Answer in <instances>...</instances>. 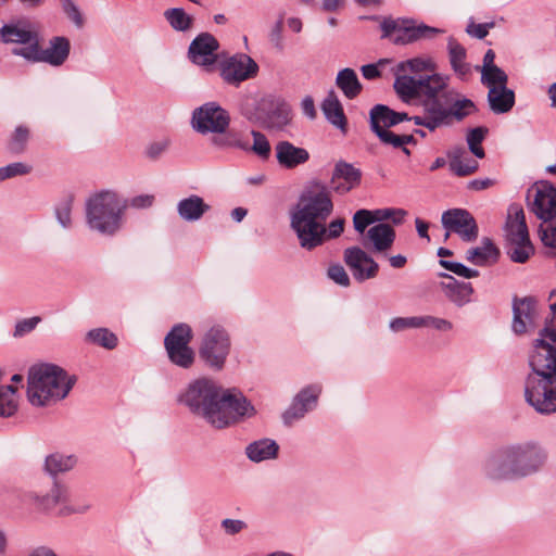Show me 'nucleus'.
Masks as SVG:
<instances>
[{
	"instance_id": "obj_63",
	"label": "nucleus",
	"mask_w": 556,
	"mask_h": 556,
	"mask_svg": "<svg viewBox=\"0 0 556 556\" xmlns=\"http://www.w3.org/2000/svg\"><path fill=\"white\" fill-rule=\"evenodd\" d=\"M244 523L241 520L225 519L223 527L228 533H238L243 529Z\"/></svg>"
},
{
	"instance_id": "obj_33",
	"label": "nucleus",
	"mask_w": 556,
	"mask_h": 556,
	"mask_svg": "<svg viewBox=\"0 0 556 556\" xmlns=\"http://www.w3.org/2000/svg\"><path fill=\"white\" fill-rule=\"evenodd\" d=\"M321 110L329 123L339 128L343 134L346 132V117L338 97L330 92L321 104Z\"/></svg>"
},
{
	"instance_id": "obj_42",
	"label": "nucleus",
	"mask_w": 556,
	"mask_h": 556,
	"mask_svg": "<svg viewBox=\"0 0 556 556\" xmlns=\"http://www.w3.org/2000/svg\"><path fill=\"white\" fill-rule=\"evenodd\" d=\"M451 64L456 73L460 76H466L469 73V66L465 63L466 51L456 41L448 42Z\"/></svg>"
},
{
	"instance_id": "obj_51",
	"label": "nucleus",
	"mask_w": 556,
	"mask_h": 556,
	"mask_svg": "<svg viewBox=\"0 0 556 556\" xmlns=\"http://www.w3.org/2000/svg\"><path fill=\"white\" fill-rule=\"evenodd\" d=\"M440 264L447 270L464 277V278H473L479 275L478 270L468 268L464 264L455 263V262H447V261H440Z\"/></svg>"
},
{
	"instance_id": "obj_11",
	"label": "nucleus",
	"mask_w": 556,
	"mask_h": 556,
	"mask_svg": "<svg viewBox=\"0 0 556 556\" xmlns=\"http://www.w3.org/2000/svg\"><path fill=\"white\" fill-rule=\"evenodd\" d=\"M220 392L222 388L214 381L201 378L189 384L185 393L180 396V401L187 405L191 412L201 415L210 422V415L215 410Z\"/></svg>"
},
{
	"instance_id": "obj_18",
	"label": "nucleus",
	"mask_w": 556,
	"mask_h": 556,
	"mask_svg": "<svg viewBox=\"0 0 556 556\" xmlns=\"http://www.w3.org/2000/svg\"><path fill=\"white\" fill-rule=\"evenodd\" d=\"M421 105L424 114L412 117L416 125L425 126L429 130H434L438 127L450 123V93H442L440 97L422 99Z\"/></svg>"
},
{
	"instance_id": "obj_31",
	"label": "nucleus",
	"mask_w": 556,
	"mask_h": 556,
	"mask_svg": "<svg viewBox=\"0 0 556 556\" xmlns=\"http://www.w3.org/2000/svg\"><path fill=\"white\" fill-rule=\"evenodd\" d=\"M365 239L375 251L383 252L392 247L395 240V231L390 225L380 223L367 230Z\"/></svg>"
},
{
	"instance_id": "obj_38",
	"label": "nucleus",
	"mask_w": 556,
	"mask_h": 556,
	"mask_svg": "<svg viewBox=\"0 0 556 556\" xmlns=\"http://www.w3.org/2000/svg\"><path fill=\"white\" fill-rule=\"evenodd\" d=\"M337 85L345 97L353 99L362 90L356 73L351 68H344L337 76Z\"/></svg>"
},
{
	"instance_id": "obj_26",
	"label": "nucleus",
	"mask_w": 556,
	"mask_h": 556,
	"mask_svg": "<svg viewBox=\"0 0 556 556\" xmlns=\"http://www.w3.org/2000/svg\"><path fill=\"white\" fill-rule=\"evenodd\" d=\"M277 163L285 169H293L305 164L309 160V152L301 147L282 140L275 146Z\"/></svg>"
},
{
	"instance_id": "obj_16",
	"label": "nucleus",
	"mask_w": 556,
	"mask_h": 556,
	"mask_svg": "<svg viewBox=\"0 0 556 556\" xmlns=\"http://www.w3.org/2000/svg\"><path fill=\"white\" fill-rule=\"evenodd\" d=\"M0 40L4 43H14L12 49L14 55L24 58L27 61L37 55L38 34L28 26L9 24L0 28Z\"/></svg>"
},
{
	"instance_id": "obj_6",
	"label": "nucleus",
	"mask_w": 556,
	"mask_h": 556,
	"mask_svg": "<svg viewBox=\"0 0 556 556\" xmlns=\"http://www.w3.org/2000/svg\"><path fill=\"white\" fill-rule=\"evenodd\" d=\"M530 206L538 218L555 220V225L541 227L542 242L556 247V187L546 180L535 182L529 191Z\"/></svg>"
},
{
	"instance_id": "obj_50",
	"label": "nucleus",
	"mask_w": 556,
	"mask_h": 556,
	"mask_svg": "<svg viewBox=\"0 0 556 556\" xmlns=\"http://www.w3.org/2000/svg\"><path fill=\"white\" fill-rule=\"evenodd\" d=\"M422 324V317H396L390 321V328L399 332L408 328H421Z\"/></svg>"
},
{
	"instance_id": "obj_29",
	"label": "nucleus",
	"mask_w": 556,
	"mask_h": 556,
	"mask_svg": "<svg viewBox=\"0 0 556 556\" xmlns=\"http://www.w3.org/2000/svg\"><path fill=\"white\" fill-rule=\"evenodd\" d=\"M253 144L249 146L247 141H243L237 134L230 132L225 136V144L236 147L244 151H252L255 155L262 160H267L270 156L271 148L268 139L258 131H252Z\"/></svg>"
},
{
	"instance_id": "obj_23",
	"label": "nucleus",
	"mask_w": 556,
	"mask_h": 556,
	"mask_svg": "<svg viewBox=\"0 0 556 556\" xmlns=\"http://www.w3.org/2000/svg\"><path fill=\"white\" fill-rule=\"evenodd\" d=\"M362 173L358 168L346 162H338L331 176V188L334 192L345 194L359 186Z\"/></svg>"
},
{
	"instance_id": "obj_32",
	"label": "nucleus",
	"mask_w": 556,
	"mask_h": 556,
	"mask_svg": "<svg viewBox=\"0 0 556 556\" xmlns=\"http://www.w3.org/2000/svg\"><path fill=\"white\" fill-rule=\"evenodd\" d=\"M498 256V249L489 239H483L480 245L469 249L466 253V260L477 266L494 264Z\"/></svg>"
},
{
	"instance_id": "obj_53",
	"label": "nucleus",
	"mask_w": 556,
	"mask_h": 556,
	"mask_svg": "<svg viewBox=\"0 0 556 556\" xmlns=\"http://www.w3.org/2000/svg\"><path fill=\"white\" fill-rule=\"evenodd\" d=\"M390 63L391 61L389 59H381L375 64L363 65L361 68L362 75L366 79H375L377 77H380L384 67Z\"/></svg>"
},
{
	"instance_id": "obj_7",
	"label": "nucleus",
	"mask_w": 556,
	"mask_h": 556,
	"mask_svg": "<svg viewBox=\"0 0 556 556\" xmlns=\"http://www.w3.org/2000/svg\"><path fill=\"white\" fill-rule=\"evenodd\" d=\"M242 114L252 122L266 127H282L289 123L290 110L270 97L250 94L240 104Z\"/></svg>"
},
{
	"instance_id": "obj_12",
	"label": "nucleus",
	"mask_w": 556,
	"mask_h": 556,
	"mask_svg": "<svg viewBox=\"0 0 556 556\" xmlns=\"http://www.w3.org/2000/svg\"><path fill=\"white\" fill-rule=\"evenodd\" d=\"M525 397L538 413H556V375L528 376Z\"/></svg>"
},
{
	"instance_id": "obj_10",
	"label": "nucleus",
	"mask_w": 556,
	"mask_h": 556,
	"mask_svg": "<svg viewBox=\"0 0 556 556\" xmlns=\"http://www.w3.org/2000/svg\"><path fill=\"white\" fill-rule=\"evenodd\" d=\"M254 415V407L236 390H222L210 424L224 428Z\"/></svg>"
},
{
	"instance_id": "obj_21",
	"label": "nucleus",
	"mask_w": 556,
	"mask_h": 556,
	"mask_svg": "<svg viewBox=\"0 0 556 556\" xmlns=\"http://www.w3.org/2000/svg\"><path fill=\"white\" fill-rule=\"evenodd\" d=\"M258 65L247 54H237L228 59L222 67V77L231 85L253 78L257 75Z\"/></svg>"
},
{
	"instance_id": "obj_61",
	"label": "nucleus",
	"mask_w": 556,
	"mask_h": 556,
	"mask_svg": "<svg viewBox=\"0 0 556 556\" xmlns=\"http://www.w3.org/2000/svg\"><path fill=\"white\" fill-rule=\"evenodd\" d=\"M491 26H492V24L491 25H489V24H470L467 28V31L471 36L482 39L488 35L489 28Z\"/></svg>"
},
{
	"instance_id": "obj_3",
	"label": "nucleus",
	"mask_w": 556,
	"mask_h": 556,
	"mask_svg": "<svg viewBox=\"0 0 556 556\" xmlns=\"http://www.w3.org/2000/svg\"><path fill=\"white\" fill-rule=\"evenodd\" d=\"M551 317L534 341L533 350L529 356L532 372L528 376L556 375V290L548 296Z\"/></svg>"
},
{
	"instance_id": "obj_27",
	"label": "nucleus",
	"mask_w": 556,
	"mask_h": 556,
	"mask_svg": "<svg viewBox=\"0 0 556 556\" xmlns=\"http://www.w3.org/2000/svg\"><path fill=\"white\" fill-rule=\"evenodd\" d=\"M538 318L536 302L533 299H522L514 304L513 329L521 334L535 326Z\"/></svg>"
},
{
	"instance_id": "obj_22",
	"label": "nucleus",
	"mask_w": 556,
	"mask_h": 556,
	"mask_svg": "<svg viewBox=\"0 0 556 556\" xmlns=\"http://www.w3.org/2000/svg\"><path fill=\"white\" fill-rule=\"evenodd\" d=\"M344 262L358 281L376 277L379 270V265L375 260L356 247L344 251Z\"/></svg>"
},
{
	"instance_id": "obj_17",
	"label": "nucleus",
	"mask_w": 556,
	"mask_h": 556,
	"mask_svg": "<svg viewBox=\"0 0 556 556\" xmlns=\"http://www.w3.org/2000/svg\"><path fill=\"white\" fill-rule=\"evenodd\" d=\"M191 328L186 324L175 326L165 338V348L169 359L177 366L188 368L193 364L194 354L189 343Z\"/></svg>"
},
{
	"instance_id": "obj_35",
	"label": "nucleus",
	"mask_w": 556,
	"mask_h": 556,
	"mask_svg": "<svg viewBox=\"0 0 556 556\" xmlns=\"http://www.w3.org/2000/svg\"><path fill=\"white\" fill-rule=\"evenodd\" d=\"M180 217L185 220H198L208 210V205L204 203L199 195H191L181 200L177 205Z\"/></svg>"
},
{
	"instance_id": "obj_13",
	"label": "nucleus",
	"mask_w": 556,
	"mask_h": 556,
	"mask_svg": "<svg viewBox=\"0 0 556 556\" xmlns=\"http://www.w3.org/2000/svg\"><path fill=\"white\" fill-rule=\"evenodd\" d=\"M406 119H409L406 113L394 112L388 106L381 104L376 105L370 111L371 129L383 143L391 144L395 148L408 143L412 140V136H399L389 130V127Z\"/></svg>"
},
{
	"instance_id": "obj_37",
	"label": "nucleus",
	"mask_w": 556,
	"mask_h": 556,
	"mask_svg": "<svg viewBox=\"0 0 556 556\" xmlns=\"http://www.w3.org/2000/svg\"><path fill=\"white\" fill-rule=\"evenodd\" d=\"M278 445L271 440L254 442L247 447V454L251 460L262 462L277 455Z\"/></svg>"
},
{
	"instance_id": "obj_56",
	"label": "nucleus",
	"mask_w": 556,
	"mask_h": 556,
	"mask_svg": "<svg viewBox=\"0 0 556 556\" xmlns=\"http://www.w3.org/2000/svg\"><path fill=\"white\" fill-rule=\"evenodd\" d=\"M344 224L345 222L343 218L332 220L329 226L326 227L325 241L340 237L344 231Z\"/></svg>"
},
{
	"instance_id": "obj_20",
	"label": "nucleus",
	"mask_w": 556,
	"mask_h": 556,
	"mask_svg": "<svg viewBox=\"0 0 556 556\" xmlns=\"http://www.w3.org/2000/svg\"><path fill=\"white\" fill-rule=\"evenodd\" d=\"M442 225L446 229L445 239L451 232L457 233L464 241L470 242L478 236L475 218L465 210H448L442 215Z\"/></svg>"
},
{
	"instance_id": "obj_59",
	"label": "nucleus",
	"mask_w": 556,
	"mask_h": 556,
	"mask_svg": "<svg viewBox=\"0 0 556 556\" xmlns=\"http://www.w3.org/2000/svg\"><path fill=\"white\" fill-rule=\"evenodd\" d=\"M63 9L67 14L68 18H71L77 26L83 25V17L78 10V8L72 2V0H62Z\"/></svg>"
},
{
	"instance_id": "obj_60",
	"label": "nucleus",
	"mask_w": 556,
	"mask_h": 556,
	"mask_svg": "<svg viewBox=\"0 0 556 556\" xmlns=\"http://www.w3.org/2000/svg\"><path fill=\"white\" fill-rule=\"evenodd\" d=\"M154 202V195L152 194H141L132 198L130 200V205L136 208H144L149 207Z\"/></svg>"
},
{
	"instance_id": "obj_58",
	"label": "nucleus",
	"mask_w": 556,
	"mask_h": 556,
	"mask_svg": "<svg viewBox=\"0 0 556 556\" xmlns=\"http://www.w3.org/2000/svg\"><path fill=\"white\" fill-rule=\"evenodd\" d=\"M40 321L39 317H31L24 320H21L15 326L14 336L20 337L29 331H31Z\"/></svg>"
},
{
	"instance_id": "obj_44",
	"label": "nucleus",
	"mask_w": 556,
	"mask_h": 556,
	"mask_svg": "<svg viewBox=\"0 0 556 556\" xmlns=\"http://www.w3.org/2000/svg\"><path fill=\"white\" fill-rule=\"evenodd\" d=\"M450 166L452 170L458 176H467L472 174L478 168L477 161L468 160L466 153L455 152L453 159L451 160Z\"/></svg>"
},
{
	"instance_id": "obj_4",
	"label": "nucleus",
	"mask_w": 556,
	"mask_h": 556,
	"mask_svg": "<svg viewBox=\"0 0 556 556\" xmlns=\"http://www.w3.org/2000/svg\"><path fill=\"white\" fill-rule=\"evenodd\" d=\"M542 458L541 451L535 446L511 447L492 460L490 476L497 480L525 476L534 470Z\"/></svg>"
},
{
	"instance_id": "obj_28",
	"label": "nucleus",
	"mask_w": 556,
	"mask_h": 556,
	"mask_svg": "<svg viewBox=\"0 0 556 556\" xmlns=\"http://www.w3.org/2000/svg\"><path fill=\"white\" fill-rule=\"evenodd\" d=\"M435 70L437 64L431 56L420 55L397 63L392 73L395 77L394 83H397L402 77H412L410 74L433 73Z\"/></svg>"
},
{
	"instance_id": "obj_55",
	"label": "nucleus",
	"mask_w": 556,
	"mask_h": 556,
	"mask_svg": "<svg viewBox=\"0 0 556 556\" xmlns=\"http://www.w3.org/2000/svg\"><path fill=\"white\" fill-rule=\"evenodd\" d=\"M30 169L31 167L29 165L22 162L12 163L3 167L7 179L15 176L26 175L30 172Z\"/></svg>"
},
{
	"instance_id": "obj_30",
	"label": "nucleus",
	"mask_w": 556,
	"mask_h": 556,
	"mask_svg": "<svg viewBox=\"0 0 556 556\" xmlns=\"http://www.w3.org/2000/svg\"><path fill=\"white\" fill-rule=\"evenodd\" d=\"M319 393V387H309L299 393L291 407L283 414L285 422L291 424L303 417L316 404Z\"/></svg>"
},
{
	"instance_id": "obj_9",
	"label": "nucleus",
	"mask_w": 556,
	"mask_h": 556,
	"mask_svg": "<svg viewBox=\"0 0 556 556\" xmlns=\"http://www.w3.org/2000/svg\"><path fill=\"white\" fill-rule=\"evenodd\" d=\"M447 80V76L433 72L419 79L402 77L397 83H394V89L403 102L410 103L418 98L428 99L448 93L445 91Z\"/></svg>"
},
{
	"instance_id": "obj_48",
	"label": "nucleus",
	"mask_w": 556,
	"mask_h": 556,
	"mask_svg": "<svg viewBox=\"0 0 556 556\" xmlns=\"http://www.w3.org/2000/svg\"><path fill=\"white\" fill-rule=\"evenodd\" d=\"M67 500V492L65 489H63L62 486L60 485H55L52 491H51V494L47 495L43 500H42V507L45 509H58V507L65 503Z\"/></svg>"
},
{
	"instance_id": "obj_64",
	"label": "nucleus",
	"mask_w": 556,
	"mask_h": 556,
	"mask_svg": "<svg viewBox=\"0 0 556 556\" xmlns=\"http://www.w3.org/2000/svg\"><path fill=\"white\" fill-rule=\"evenodd\" d=\"M302 109L306 116L314 118L316 115L315 105L312 98L307 97L302 101Z\"/></svg>"
},
{
	"instance_id": "obj_52",
	"label": "nucleus",
	"mask_w": 556,
	"mask_h": 556,
	"mask_svg": "<svg viewBox=\"0 0 556 556\" xmlns=\"http://www.w3.org/2000/svg\"><path fill=\"white\" fill-rule=\"evenodd\" d=\"M29 131L25 127H17L13 134L10 142V150L15 153H20L24 150L26 141L28 139Z\"/></svg>"
},
{
	"instance_id": "obj_54",
	"label": "nucleus",
	"mask_w": 556,
	"mask_h": 556,
	"mask_svg": "<svg viewBox=\"0 0 556 556\" xmlns=\"http://www.w3.org/2000/svg\"><path fill=\"white\" fill-rule=\"evenodd\" d=\"M327 275L332 281L340 286L348 287L350 285V277L344 267L340 264L330 265Z\"/></svg>"
},
{
	"instance_id": "obj_24",
	"label": "nucleus",
	"mask_w": 556,
	"mask_h": 556,
	"mask_svg": "<svg viewBox=\"0 0 556 556\" xmlns=\"http://www.w3.org/2000/svg\"><path fill=\"white\" fill-rule=\"evenodd\" d=\"M217 40L210 34H201L190 45L189 54L193 63L207 66L216 62Z\"/></svg>"
},
{
	"instance_id": "obj_8",
	"label": "nucleus",
	"mask_w": 556,
	"mask_h": 556,
	"mask_svg": "<svg viewBox=\"0 0 556 556\" xmlns=\"http://www.w3.org/2000/svg\"><path fill=\"white\" fill-rule=\"evenodd\" d=\"M505 236L508 242V253L516 263H525L534 253L530 241L523 208L514 204L508 208Z\"/></svg>"
},
{
	"instance_id": "obj_45",
	"label": "nucleus",
	"mask_w": 556,
	"mask_h": 556,
	"mask_svg": "<svg viewBox=\"0 0 556 556\" xmlns=\"http://www.w3.org/2000/svg\"><path fill=\"white\" fill-rule=\"evenodd\" d=\"M75 465V459L72 456H64L61 454H52L46 459V469L51 475L72 469Z\"/></svg>"
},
{
	"instance_id": "obj_34",
	"label": "nucleus",
	"mask_w": 556,
	"mask_h": 556,
	"mask_svg": "<svg viewBox=\"0 0 556 556\" xmlns=\"http://www.w3.org/2000/svg\"><path fill=\"white\" fill-rule=\"evenodd\" d=\"M488 100L493 112L506 113L510 111L515 104V93L504 85L497 88H491L488 92Z\"/></svg>"
},
{
	"instance_id": "obj_46",
	"label": "nucleus",
	"mask_w": 556,
	"mask_h": 556,
	"mask_svg": "<svg viewBox=\"0 0 556 556\" xmlns=\"http://www.w3.org/2000/svg\"><path fill=\"white\" fill-rule=\"evenodd\" d=\"M481 80L491 90L507 85V75L500 67L481 70Z\"/></svg>"
},
{
	"instance_id": "obj_49",
	"label": "nucleus",
	"mask_w": 556,
	"mask_h": 556,
	"mask_svg": "<svg viewBox=\"0 0 556 556\" xmlns=\"http://www.w3.org/2000/svg\"><path fill=\"white\" fill-rule=\"evenodd\" d=\"M475 110V104L468 100H457L452 103V97L450 96V112L451 117H455L457 119H462L463 117L471 114Z\"/></svg>"
},
{
	"instance_id": "obj_15",
	"label": "nucleus",
	"mask_w": 556,
	"mask_h": 556,
	"mask_svg": "<svg viewBox=\"0 0 556 556\" xmlns=\"http://www.w3.org/2000/svg\"><path fill=\"white\" fill-rule=\"evenodd\" d=\"M229 351L228 333L220 327H212L202 339L199 354L206 365L219 370L223 368Z\"/></svg>"
},
{
	"instance_id": "obj_43",
	"label": "nucleus",
	"mask_w": 556,
	"mask_h": 556,
	"mask_svg": "<svg viewBox=\"0 0 556 556\" xmlns=\"http://www.w3.org/2000/svg\"><path fill=\"white\" fill-rule=\"evenodd\" d=\"M169 25L179 31L188 30L192 24V17L180 8L168 9L164 13Z\"/></svg>"
},
{
	"instance_id": "obj_36",
	"label": "nucleus",
	"mask_w": 556,
	"mask_h": 556,
	"mask_svg": "<svg viewBox=\"0 0 556 556\" xmlns=\"http://www.w3.org/2000/svg\"><path fill=\"white\" fill-rule=\"evenodd\" d=\"M393 212L390 210H359L353 216V225L357 232L364 233L366 228L375 222L389 219Z\"/></svg>"
},
{
	"instance_id": "obj_5",
	"label": "nucleus",
	"mask_w": 556,
	"mask_h": 556,
	"mask_svg": "<svg viewBox=\"0 0 556 556\" xmlns=\"http://www.w3.org/2000/svg\"><path fill=\"white\" fill-rule=\"evenodd\" d=\"M124 202L112 191L93 194L87 202V220L92 229L113 233L121 225Z\"/></svg>"
},
{
	"instance_id": "obj_40",
	"label": "nucleus",
	"mask_w": 556,
	"mask_h": 556,
	"mask_svg": "<svg viewBox=\"0 0 556 556\" xmlns=\"http://www.w3.org/2000/svg\"><path fill=\"white\" fill-rule=\"evenodd\" d=\"M451 281L446 285L447 296L451 301L455 302L458 305H463L470 300V295L472 293V288L470 283L458 282L452 277H450Z\"/></svg>"
},
{
	"instance_id": "obj_47",
	"label": "nucleus",
	"mask_w": 556,
	"mask_h": 556,
	"mask_svg": "<svg viewBox=\"0 0 556 556\" xmlns=\"http://www.w3.org/2000/svg\"><path fill=\"white\" fill-rule=\"evenodd\" d=\"M486 130L484 128L478 127L471 129L467 135V143L470 151L479 159L484 156L483 148L481 147V142L484 139Z\"/></svg>"
},
{
	"instance_id": "obj_25",
	"label": "nucleus",
	"mask_w": 556,
	"mask_h": 556,
	"mask_svg": "<svg viewBox=\"0 0 556 556\" xmlns=\"http://www.w3.org/2000/svg\"><path fill=\"white\" fill-rule=\"evenodd\" d=\"M71 45L65 37H54L51 39L47 49L40 48L39 41L37 42V55L30 59L29 62H45L53 66L62 65L68 58Z\"/></svg>"
},
{
	"instance_id": "obj_62",
	"label": "nucleus",
	"mask_w": 556,
	"mask_h": 556,
	"mask_svg": "<svg viewBox=\"0 0 556 556\" xmlns=\"http://www.w3.org/2000/svg\"><path fill=\"white\" fill-rule=\"evenodd\" d=\"M56 217L63 227H67L71 224V206L65 203L58 207Z\"/></svg>"
},
{
	"instance_id": "obj_57",
	"label": "nucleus",
	"mask_w": 556,
	"mask_h": 556,
	"mask_svg": "<svg viewBox=\"0 0 556 556\" xmlns=\"http://www.w3.org/2000/svg\"><path fill=\"white\" fill-rule=\"evenodd\" d=\"M422 327H432L441 331H448L452 329V324L446 319L426 316L422 317Z\"/></svg>"
},
{
	"instance_id": "obj_41",
	"label": "nucleus",
	"mask_w": 556,
	"mask_h": 556,
	"mask_svg": "<svg viewBox=\"0 0 556 556\" xmlns=\"http://www.w3.org/2000/svg\"><path fill=\"white\" fill-rule=\"evenodd\" d=\"M87 340L93 344L112 350L117 345V337L106 328L92 329L87 333Z\"/></svg>"
},
{
	"instance_id": "obj_14",
	"label": "nucleus",
	"mask_w": 556,
	"mask_h": 556,
	"mask_svg": "<svg viewBox=\"0 0 556 556\" xmlns=\"http://www.w3.org/2000/svg\"><path fill=\"white\" fill-rule=\"evenodd\" d=\"M382 37L389 38L394 45H408L421 38L439 33L426 25H416L412 21L384 18L381 22Z\"/></svg>"
},
{
	"instance_id": "obj_1",
	"label": "nucleus",
	"mask_w": 556,
	"mask_h": 556,
	"mask_svg": "<svg viewBox=\"0 0 556 556\" xmlns=\"http://www.w3.org/2000/svg\"><path fill=\"white\" fill-rule=\"evenodd\" d=\"M332 210L329 192L319 185L301 194L291 212L290 225L303 249L313 250L325 242L326 220Z\"/></svg>"
},
{
	"instance_id": "obj_19",
	"label": "nucleus",
	"mask_w": 556,
	"mask_h": 556,
	"mask_svg": "<svg viewBox=\"0 0 556 556\" xmlns=\"http://www.w3.org/2000/svg\"><path fill=\"white\" fill-rule=\"evenodd\" d=\"M193 128L200 132H223L229 125V116L216 103H206L193 112Z\"/></svg>"
},
{
	"instance_id": "obj_39",
	"label": "nucleus",
	"mask_w": 556,
	"mask_h": 556,
	"mask_svg": "<svg viewBox=\"0 0 556 556\" xmlns=\"http://www.w3.org/2000/svg\"><path fill=\"white\" fill-rule=\"evenodd\" d=\"M18 408L16 389L12 386L0 387V416H13Z\"/></svg>"
},
{
	"instance_id": "obj_2",
	"label": "nucleus",
	"mask_w": 556,
	"mask_h": 556,
	"mask_svg": "<svg viewBox=\"0 0 556 556\" xmlns=\"http://www.w3.org/2000/svg\"><path fill=\"white\" fill-rule=\"evenodd\" d=\"M74 381L59 366L37 364L27 376V400L33 406H47L63 400Z\"/></svg>"
}]
</instances>
